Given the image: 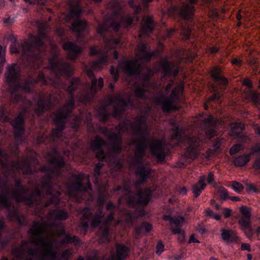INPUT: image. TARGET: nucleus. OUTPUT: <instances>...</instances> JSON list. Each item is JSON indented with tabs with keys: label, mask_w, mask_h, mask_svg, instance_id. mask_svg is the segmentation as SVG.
<instances>
[{
	"label": "nucleus",
	"mask_w": 260,
	"mask_h": 260,
	"mask_svg": "<svg viewBox=\"0 0 260 260\" xmlns=\"http://www.w3.org/2000/svg\"><path fill=\"white\" fill-rule=\"evenodd\" d=\"M7 178L0 179L1 194L10 195L18 202H24L28 206L31 205H39L42 200V194L40 190L38 189L32 190L29 196H26L29 189L22 185L20 179L15 180V189L9 190L8 187Z\"/></svg>",
	"instance_id": "f257e3e1"
},
{
	"label": "nucleus",
	"mask_w": 260,
	"mask_h": 260,
	"mask_svg": "<svg viewBox=\"0 0 260 260\" xmlns=\"http://www.w3.org/2000/svg\"><path fill=\"white\" fill-rule=\"evenodd\" d=\"M46 158L48 161L53 165V168L49 169L47 166H42L40 170L47 172V174L43 176L41 180V187L46 191L47 195H52V180L54 177H58L61 175V169L64 166V159L60 154L55 150L49 152Z\"/></svg>",
	"instance_id": "f03ea898"
},
{
	"label": "nucleus",
	"mask_w": 260,
	"mask_h": 260,
	"mask_svg": "<svg viewBox=\"0 0 260 260\" xmlns=\"http://www.w3.org/2000/svg\"><path fill=\"white\" fill-rule=\"evenodd\" d=\"M80 80L77 78H73L70 82V85L68 87V91L70 93V100L56 113L54 121L56 124V128L53 129L51 137L53 138H58L62 134V132L65 127L64 120L72 113L74 109V99L73 92L79 85Z\"/></svg>",
	"instance_id": "7ed1b4c3"
},
{
	"label": "nucleus",
	"mask_w": 260,
	"mask_h": 260,
	"mask_svg": "<svg viewBox=\"0 0 260 260\" xmlns=\"http://www.w3.org/2000/svg\"><path fill=\"white\" fill-rule=\"evenodd\" d=\"M9 155L8 153L0 148V165L4 170L12 169L13 170L23 171L24 174H30L33 172H36V169H32V167L38 164V161L35 155L32 154L22 160L12 161L10 164L8 163Z\"/></svg>",
	"instance_id": "20e7f679"
},
{
	"label": "nucleus",
	"mask_w": 260,
	"mask_h": 260,
	"mask_svg": "<svg viewBox=\"0 0 260 260\" xmlns=\"http://www.w3.org/2000/svg\"><path fill=\"white\" fill-rule=\"evenodd\" d=\"M19 68L16 63H12L7 67L5 77L7 82L9 85V91L11 93V98L13 103H18L23 100V97L19 94H14L19 90L20 83L17 82L20 76Z\"/></svg>",
	"instance_id": "39448f33"
},
{
	"label": "nucleus",
	"mask_w": 260,
	"mask_h": 260,
	"mask_svg": "<svg viewBox=\"0 0 260 260\" xmlns=\"http://www.w3.org/2000/svg\"><path fill=\"white\" fill-rule=\"evenodd\" d=\"M31 40L30 43L24 42L22 45V55L35 59H39L41 49L44 46L42 40L40 38L32 36Z\"/></svg>",
	"instance_id": "423d86ee"
},
{
	"label": "nucleus",
	"mask_w": 260,
	"mask_h": 260,
	"mask_svg": "<svg viewBox=\"0 0 260 260\" xmlns=\"http://www.w3.org/2000/svg\"><path fill=\"white\" fill-rule=\"evenodd\" d=\"M179 88V87H175L169 97H166L164 95L155 96L154 98V101L161 105L162 109L164 112H169L172 110H177L178 108L174 105V103L179 99L178 91Z\"/></svg>",
	"instance_id": "0eeeda50"
},
{
	"label": "nucleus",
	"mask_w": 260,
	"mask_h": 260,
	"mask_svg": "<svg viewBox=\"0 0 260 260\" xmlns=\"http://www.w3.org/2000/svg\"><path fill=\"white\" fill-rule=\"evenodd\" d=\"M151 198V190L149 188L139 189L136 194L129 196L127 204L129 206L136 207L137 205H146Z\"/></svg>",
	"instance_id": "6e6552de"
},
{
	"label": "nucleus",
	"mask_w": 260,
	"mask_h": 260,
	"mask_svg": "<svg viewBox=\"0 0 260 260\" xmlns=\"http://www.w3.org/2000/svg\"><path fill=\"white\" fill-rule=\"evenodd\" d=\"M50 69L54 72V74L57 78V82L59 81V77L64 74L67 76H71L74 73L73 67L69 63L64 62H58L54 59H49Z\"/></svg>",
	"instance_id": "1a4fd4ad"
},
{
	"label": "nucleus",
	"mask_w": 260,
	"mask_h": 260,
	"mask_svg": "<svg viewBox=\"0 0 260 260\" xmlns=\"http://www.w3.org/2000/svg\"><path fill=\"white\" fill-rule=\"evenodd\" d=\"M190 4L187 3H183L180 8L173 6L169 9L168 12L170 15L178 14L184 19L189 20L194 15V8L192 6L197 3L198 0H188Z\"/></svg>",
	"instance_id": "9d476101"
},
{
	"label": "nucleus",
	"mask_w": 260,
	"mask_h": 260,
	"mask_svg": "<svg viewBox=\"0 0 260 260\" xmlns=\"http://www.w3.org/2000/svg\"><path fill=\"white\" fill-rule=\"evenodd\" d=\"M112 17L116 21L112 22L110 25L115 31H117L121 26L124 27H128L134 21V18L131 16H128L124 17L122 14L121 8L119 7L118 8L116 12L112 13Z\"/></svg>",
	"instance_id": "9b49d317"
},
{
	"label": "nucleus",
	"mask_w": 260,
	"mask_h": 260,
	"mask_svg": "<svg viewBox=\"0 0 260 260\" xmlns=\"http://www.w3.org/2000/svg\"><path fill=\"white\" fill-rule=\"evenodd\" d=\"M146 141V138L141 136L135 139L132 142V144L136 146L134 156V161L136 164L142 163L147 147Z\"/></svg>",
	"instance_id": "f8f14e48"
},
{
	"label": "nucleus",
	"mask_w": 260,
	"mask_h": 260,
	"mask_svg": "<svg viewBox=\"0 0 260 260\" xmlns=\"http://www.w3.org/2000/svg\"><path fill=\"white\" fill-rule=\"evenodd\" d=\"M108 100L109 105H114L113 116L120 118L127 107L126 101L120 94L110 96Z\"/></svg>",
	"instance_id": "ddd939ff"
},
{
	"label": "nucleus",
	"mask_w": 260,
	"mask_h": 260,
	"mask_svg": "<svg viewBox=\"0 0 260 260\" xmlns=\"http://www.w3.org/2000/svg\"><path fill=\"white\" fill-rule=\"evenodd\" d=\"M118 68L128 75L139 74L141 71L140 65L138 64L137 59L126 60L120 61Z\"/></svg>",
	"instance_id": "4468645a"
},
{
	"label": "nucleus",
	"mask_w": 260,
	"mask_h": 260,
	"mask_svg": "<svg viewBox=\"0 0 260 260\" xmlns=\"http://www.w3.org/2000/svg\"><path fill=\"white\" fill-rule=\"evenodd\" d=\"M152 173V170L149 166L142 165L138 167L135 170V175L137 178V181L135 183V186L146 183L151 177Z\"/></svg>",
	"instance_id": "2eb2a0df"
},
{
	"label": "nucleus",
	"mask_w": 260,
	"mask_h": 260,
	"mask_svg": "<svg viewBox=\"0 0 260 260\" xmlns=\"http://www.w3.org/2000/svg\"><path fill=\"white\" fill-rule=\"evenodd\" d=\"M29 243V241L23 240L21 241V245L19 247L13 248L12 252L15 256L18 258L23 259L25 253L28 255L34 256L37 253L36 248L32 247H27V245Z\"/></svg>",
	"instance_id": "dca6fc26"
},
{
	"label": "nucleus",
	"mask_w": 260,
	"mask_h": 260,
	"mask_svg": "<svg viewBox=\"0 0 260 260\" xmlns=\"http://www.w3.org/2000/svg\"><path fill=\"white\" fill-rule=\"evenodd\" d=\"M218 120L211 115H208L202 120V125L205 130L207 137L213 138L216 135V125Z\"/></svg>",
	"instance_id": "f3484780"
},
{
	"label": "nucleus",
	"mask_w": 260,
	"mask_h": 260,
	"mask_svg": "<svg viewBox=\"0 0 260 260\" xmlns=\"http://www.w3.org/2000/svg\"><path fill=\"white\" fill-rule=\"evenodd\" d=\"M84 175L83 174L73 175L71 182L67 185L69 190V194L72 195L73 191L85 192L87 189L82 184Z\"/></svg>",
	"instance_id": "a211bd4d"
},
{
	"label": "nucleus",
	"mask_w": 260,
	"mask_h": 260,
	"mask_svg": "<svg viewBox=\"0 0 260 260\" xmlns=\"http://www.w3.org/2000/svg\"><path fill=\"white\" fill-rule=\"evenodd\" d=\"M160 67L164 76L176 77L179 72V67L174 61H168L164 59L161 64Z\"/></svg>",
	"instance_id": "6ab92c4d"
},
{
	"label": "nucleus",
	"mask_w": 260,
	"mask_h": 260,
	"mask_svg": "<svg viewBox=\"0 0 260 260\" xmlns=\"http://www.w3.org/2000/svg\"><path fill=\"white\" fill-rule=\"evenodd\" d=\"M200 142V140L198 137L189 138L188 147L184 153L186 158H194L199 155Z\"/></svg>",
	"instance_id": "aec40b11"
},
{
	"label": "nucleus",
	"mask_w": 260,
	"mask_h": 260,
	"mask_svg": "<svg viewBox=\"0 0 260 260\" xmlns=\"http://www.w3.org/2000/svg\"><path fill=\"white\" fill-rule=\"evenodd\" d=\"M132 134L135 136H143L146 134L147 126L145 119L141 117H137L135 121L132 124Z\"/></svg>",
	"instance_id": "412c9836"
},
{
	"label": "nucleus",
	"mask_w": 260,
	"mask_h": 260,
	"mask_svg": "<svg viewBox=\"0 0 260 260\" xmlns=\"http://www.w3.org/2000/svg\"><path fill=\"white\" fill-rule=\"evenodd\" d=\"M47 223L45 222L34 221L31 228L28 231V234L34 235L31 242L34 243V240H38L39 238H44L43 235L45 232V228Z\"/></svg>",
	"instance_id": "4be33fe9"
},
{
	"label": "nucleus",
	"mask_w": 260,
	"mask_h": 260,
	"mask_svg": "<svg viewBox=\"0 0 260 260\" xmlns=\"http://www.w3.org/2000/svg\"><path fill=\"white\" fill-rule=\"evenodd\" d=\"M109 26L106 22L100 23L96 27L97 32L103 37L106 46L108 48H114L119 43L120 40L118 39H110L108 40L104 37V32L108 30Z\"/></svg>",
	"instance_id": "5701e85b"
},
{
	"label": "nucleus",
	"mask_w": 260,
	"mask_h": 260,
	"mask_svg": "<svg viewBox=\"0 0 260 260\" xmlns=\"http://www.w3.org/2000/svg\"><path fill=\"white\" fill-rule=\"evenodd\" d=\"M15 129L14 137L16 139L20 137L24 133V120L22 114H19L14 120H11L9 121Z\"/></svg>",
	"instance_id": "b1692460"
},
{
	"label": "nucleus",
	"mask_w": 260,
	"mask_h": 260,
	"mask_svg": "<svg viewBox=\"0 0 260 260\" xmlns=\"http://www.w3.org/2000/svg\"><path fill=\"white\" fill-rule=\"evenodd\" d=\"M63 49L68 51V58L70 60L76 59L78 55L82 52L81 48L72 42H67L63 44Z\"/></svg>",
	"instance_id": "393cba45"
},
{
	"label": "nucleus",
	"mask_w": 260,
	"mask_h": 260,
	"mask_svg": "<svg viewBox=\"0 0 260 260\" xmlns=\"http://www.w3.org/2000/svg\"><path fill=\"white\" fill-rule=\"evenodd\" d=\"M150 151L152 155L161 161L165 160L166 155L162 142L158 140L154 141L150 146Z\"/></svg>",
	"instance_id": "a878e982"
},
{
	"label": "nucleus",
	"mask_w": 260,
	"mask_h": 260,
	"mask_svg": "<svg viewBox=\"0 0 260 260\" xmlns=\"http://www.w3.org/2000/svg\"><path fill=\"white\" fill-rule=\"evenodd\" d=\"M51 96L49 95L46 99L40 98L37 102V107L35 109L36 114L40 116L45 110H48L51 107Z\"/></svg>",
	"instance_id": "bb28decb"
},
{
	"label": "nucleus",
	"mask_w": 260,
	"mask_h": 260,
	"mask_svg": "<svg viewBox=\"0 0 260 260\" xmlns=\"http://www.w3.org/2000/svg\"><path fill=\"white\" fill-rule=\"evenodd\" d=\"M38 82H42L43 85L48 84V80L45 78L43 73H40L38 74L37 78L34 81H25L22 85L20 84V89H22L26 93H30L31 88L34 86V84Z\"/></svg>",
	"instance_id": "cd10ccee"
},
{
	"label": "nucleus",
	"mask_w": 260,
	"mask_h": 260,
	"mask_svg": "<svg viewBox=\"0 0 260 260\" xmlns=\"http://www.w3.org/2000/svg\"><path fill=\"white\" fill-rule=\"evenodd\" d=\"M128 248L124 244L117 243L116 244V253H111L110 258L108 260H123L127 255Z\"/></svg>",
	"instance_id": "c85d7f7f"
},
{
	"label": "nucleus",
	"mask_w": 260,
	"mask_h": 260,
	"mask_svg": "<svg viewBox=\"0 0 260 260\" xmlns=\"http://www.w3.org/2000/svg\"><path fill=\"white\" fill-rule=\"evenodd\" d=\"M154 28L153 20L152 17L149 16H144L142 19L141 25V34L139 37L141 38L143 34H151Z\"/></svg>",
	"instance_id": "c756f323"
},
{
	"label": "nucleus",
	"mask_w": 260,
	"mask_h": 260,
	"mask_svg": "<svg viewBox=\"0 0 260 260\" xmlns=\"http://www.w3.org/2000/svg\"><path fill=\"white\" fill-rule=\"evenodd\" d=\"M154 55V52H148L146 50V45L142 43L139 45L136 52V58L137 61L139 60H144L148 62L150 60L151 57Z\"/></svg>",
	"instance_id": "7c9ffc66"
},
{
	"label": "nucleus",
	"mask_w": 260,
	"mask_h": 260,
	"mask_svg": "<svg viewBox=\"0 0 260 260\" xmlns=\"http://www.w3.org/2000/svg\"><path fill=\"white\" fill-rule=\"evenodd\" d=\"M109 139L113 142L111 145V149L114 152H120L121 151L122 136L119 134L111 133L108 135Z\"/></svg>",
	"instance_id": "2f4dec72"
},
{
	"label": "nucleus",
	"mask_w": 260,
	"mask_h": 260,
	"mask_svg": "<svg viewBox=\"0 0 260 260\" xmlns=\"http://www.w3.org/2000/svg\"><path fill=\"white\" fill-rule=\"evenodd\" d=\"M48 218L55 220H65L69 218V214L64 209H55L49 211Z\"/></svg>",
	"instance_id": "473e14b6"
},
{
	"label": "nucleus",
	"mask_w": 260,
	"mask_h": 260,
	"mask_svg": "<svg viewBox=\"0 0 260 260\" xmlns=\"http://www.w3.org/2000/svg\"><path fill=\"white\" fill-rule=\"evenodd\" d=\"M221 236L222 240L226 243L237 242L239 239L235 232L231 230L222 229Z\"/></svg>",
	"instance_id": "72a5a7b5"
},
{
	"label": "nucleus",
	"mask_w": 260,
	"mask_h": 260,
	"mask_svg": "<svg viewBox=\"0 0 260 260\" xmlns=\"http://www.w3.org/2000/svg\"><path fill=\"white\" fill-rule=\"evenodd\" d=\"M205 176H201L197 183L192 186V190L195 198H198L206 186Z\"/></svg>",
	"instance_id": "f704fd0d"
},
{
	"label": "nucleus",
	"mask_w": 260,
	"mask_h": 260,
	"mask_svg": "<svg viewBox=\"0 0 260 260\" xmlns=\"http://www.w3.org/2000/svg\"><path fill=\"white\" fill-rule=\"evenodd\" d=\"M8 217L11 220H16L21 225L25 224V217L23 215L20 216L18 214L17 209L13 207L8 210Z\"/></svg>",
	"instance_id": "c9c22d12"
},
{
	"label": "nucleus",
	"mask_w": 260,
	"mask_h": 260,
	"mask_svg": "<svg viewBox=\"0 0 260 260\" xmlns=\"http://www.w3.org/2000/svg\"><path fill=\"white\" fill-rule=\"evenodd\" d=\"M184 222V218L182 216L174 217L171 223V231L173 234L181 233V227Z\"/></svg>",
	"instance_id": "e433bc0d"
},
{
	"label": "nucleus",
	"mask_w": 260,
	"mask_h": 260,
	"mask_svg": "<svg viewBox=\"0 0 260 260\" xmlns=\"http://www.w3.org/2000/svg\"><path fill=\"white\" fill-rule=\"evenodd\" d=\"M244 128V124L242 123L233 124L231 126V129L229 132V134L231 136L238 137L242 133Z\"/></svg>",
	"instance_id": "4c0bfd02"
},
{
	"label": "nucleus",
	"mask_w": 260,
	"mask_h": 260,
	"mask_svg": "<svg viewBox=\"0 0 260 260\" xmlns=\"http://www.w3.org/2000/svg\"><path fill=\"white\" fill-rule=\"evenodd\" d=\"M108 62L107 53L104 54L99 59L93 61L91 64V69L93 70H99L102 68V65Z\"/></svg>",
	"instance_id": "58836bf2"
},
{
	"label": "nucleus",
	"mask_w": 260,
	"mask_h": 260,
	"mask_svg": "<svg viewBox=\"0 0 260 260\" xmlns=\"http://www.w3.org/2000/svg\"><path fill=\"white\" fill-rule=\"evenodd\" d=\"M81 12V7L79 3H77L75 5L70 6V10L68 17L69 18H78L80 17Z\"/></svg>",
	"instance_id": "ea45409f"
},
{
	"label": "nucleus",
	"mask_w": 260,
	"mask_h": 260,
	"mask_svg": "<svg viewBox=\"0 0 260 260\" xmlns=\"http://www.w3.org/2000/svg\"><path fill=\"white\" fill-rule=\"evenodd\" d=\"M87 26L85 21L77 20L75 21L71 25V29L73 31L80 32L83 31Z\"/></svg>",
	"instance_id": "a19ab883"
},
{
	"label": "nucleus",
	"mask_w": 260,
	"mask_h": 260,
	"mask_svg": "<svg viewBox=\"0 0 260 260\" xmlns=\"http://www.w3.org/2000/svg\"><path fill=\"white\" fill-rule=\"evenodd\" d=\"M250 157V154L240 155L234 160V165L236 167H243L249 161Z\"/></svg>",
	"instance_id": "79ce46f5"
},
{
	"label": "nucleus",
	"mask_w": 260,
	"mask_h": 260,
	"mask_svg": "<svg viewBox=\"0 0 260 260\" xmlns=\"http://www.w3.org/2000/svg\"><path fill=\"white\" fill-rule=\"evenodd\" d=\"M93 70H87L86 71V74L91 80V85L90 87L91 91L93 92V94H95L97 90V80L94 77V75L93 73Z\"/></svg>",
	"instance_id": "37998d69"
},
{
	"label": "nucleus",
	"mask_w": 260,
	"mask_h": 260,
	"mask_svg": "<svg viewBox=\"0 0 260 260\" xmlns=\"http://www.w3.org/2000/svg\"><path fill=\"white\" fill-rule=\"evenodd\" d=\"M60 194V192L59 191H57L55 192V195L52 196L49 200L47 201L43 205V207L46 208L50 206L51 205H58L60 202L59 197Z\"/></svg>",
	"instance_id": "c03bdc74"
},
{
	"label": "nucleus",
	"mask_w": 260,
	"mask_h": 260,
	"mask_svg": "<svg viewBox=\"0 0 260 260\" xmlns=\"http://www.w3.org/2000/svg\"><path fill=\"white\" fill-rule=\"evenodd\" d=\"M80 242L79 239L76 236H71L69 234H66L64 238L61 240V244H68L74 243L75 244H78Z\"/></svg>",
	"instance_id": "a18cd8bd"
},
{
	"label": "nucleus",
	"mask_w": 260,
	"mask_h": 260,
	"mask_svg": "<svg viewBox=\"0 0 260 260\" xmlns=\"http://www.w3.org/2000/svg\"><path fill=\"white\" fill-rule=\"evenodd\" d=\"M152 225L148 222H143L142 224L136 229L137 234H139L143 232H149L152 229Z\"/></svg>",
	"instance_id": "49530a36"
},
{
	"label": "nucleus",
	"mask_w": 260,
	"mask_h": 260,
	"mask_svg": "<svg viewBox=\"0 0 260 260\" xmlns=\"http://www.w3.org/2000/svg\"><path fill=\"white\" fill-rule=\"evenodd\" d=\"M250 217H241L239 220V223L241 225V230H244V228H248L251 226Z\"/></svg>",
	"instance_id": "de8ad7c7"
},
{
	"label": "nucleus",
	"mask_w": 260,
	"mask_h": 260,
	"mask_svg": "<svg viewBox=\"0 0 260 260\" xmlns=\"http://www.w3.org/2000/svg\"><path fill=\"white\" fill-rule=\"evenodd\" d=\"M217 78L218 79H214L213 81L218 86H220V88H225L228 85V81L225 77L222 76Z\"/></svg>",
	"instance_id": "09e8293b"
},
{
	"label": "nucleus",
	"mask_w": 260,
	"mask_h": 260,
	"mask_svg": "<svg viewBox=\"0 0 260 260\" xmlns=\"http://www.w3.org/2000/svg\"><path fill=\"white\" fill-rule=\"evenodd\" d=\"M92 145L94 148L101 149L103 146L106 145V142L100 137H96Z\"/></svg>",
	"instance_id": "8fccbe9b"
},
{
	"label": "nucleus",
	"mask_w": 260,
	"mask_h": 260,
	"mask_svg": "<svg viewBox=\"0 0 260 260\" xmlns=\"http://www.w3.org/2000/svg\"><path fill=\"white\" fill-rule=\"evenodd\" d=\"M6 47L3 48V46L0 45V71L3 70L6 60Z\"/></svg>",
	"instance_id": "3c124183"
},
{
	"label": "nucleus",
	"mask_w": 260,
	"mask_h": 260,
	"mask_svg": "<svg viewBox=\"0 0 260 260\" xmlns=\"http://www.w3.org/2000/svg\"><path fill=\"white\" fill-rule=\"evenodd\" d=\"M109 229L107 227H105L102 231V234L99 239V242L100 243L108 242L109 241Z\"/></svg>",
	"instance_id": "603ef678"
},
{
	"label": "nucleus",
	"mask_w": 260,
	"mask_h": 260,
	"mask_svg": "<svg viewBox=\"0 0 260 260\" xmlns=\"http://www.w3.org/2000/svg\"><path fill=\"white\" fill-rule=\"evenodd\" d=\"M147 90L144 89L143 87H137L134 91V93L137 98H145V93Z\"/></svg>",
	"instance_id": "864d4df0"
},
{
	"label": "nucleus",
	"mask_w": 260,
	"mask_h": 260,
	"mask_svg": "<svg viewBox=\"0 0 260 260\" xmlns=\"http://www.w3.org/2000/svg\"><path fill=\"white\" fill-rule=\"evenodd\" d=\"M249 98L253 104L257 107H258L259 103L258 101V94L257 92H251L249 94Z\"/></svg>",
	"instance_id": "5fc2aeb1"
},
{
	"label": "nucleus",
	"mask_w": 260,
	"mask_h": 260,
	"mask_svg": "<svg viewBox=\"0 0 260 260\" xmlns=\"http://www.w3.org/2000/svg\"><path fill=\"white\" fill-rule=\"evenodd\" d=\"M0 204L3 208L10 207L11 204L7 197L4 194H0Z\"/></svg>",
	"instance_id": "6e6d98bb"
},
{
	"label": "nucleus",
	"mask_w": 260,
	"mask_h": 260,
	"mask_svg": "<svg viewBox=\"0 0 260 260\" xmlns=\"http://www.w3.org/2000/svg\"><path fill=\"white\" fill-rule=\"evenodd\" d=\"M219 197L223 199V200H225L226 199L229 198V194L228 190L225 189L223 187H220L218 189L217 191Z\"/></svg>",
	"instance_id": "4d7b16f0"
},
{
	"label": "nucleus",
	"mask_w": 260,
	"mask_h": 260,
	"mask_svg": "<svg viewBox=\"0 0 260 260\" xmlns=\"http://www.w3.org/2000/svg\"><path fill=\"white\" fill-rule=\"evenodd\" d=\"M232 188L237 192H241L244 189L243 185L240 183L234 181L232 182Z\"/></svg>",
	"instance_id": "13d9d810"
},
{
	"label": "nucleus",
	"mask_w": 260,
	"mask_h": 260,
	"mask_svg": "<svg viewBox=\"0 0 260 260\" xmlns=\"http://www.w3.org/2000/svg\"><path fill=\"white\" fill-rule=\"evenodd\" d=\"M211 75L213 80L218 79V77L222 76L221 71L220 69L215 67L211 70Z\"/></svg>",
	"instance_id": "bf43d9fd"
},
{
	"label": "nucleus",
	"mask_w": 260,
	"mask_h": 260,
	"mask_svg": "<svg viewBox=\"0 0 260 260\" xmlns=\"http://www.w3.org/2000/svg\"><path fill=\"white\" fill-rule=\"evenodd\" d=\"M108 193H100L98 198L97 202L99 205V207H103V205L106 199L108 197Z\"/></svg>",
	"instance_id": "052dcab7"
},
{
	"label": "nucleus",
	"mask_w": 260,
	"mask_h": 260,
	"mask_svg": "<svg viewBox=\"0 0 260 260\" xmlns=\"http://www.w3.org/2000/svg\"><path fill=\"white\" fill-rule=\"evenodd\" d=\"M242 149V145L240 144H235L230 149L229 153L231 155H233L238 153Z\"/></svg>",
	"instance_id": "680f3d73"
},
{
	"label": "nucleus",
	"mask_w": 260,
	"mask_h": 260,
	"mask_svg": "<svg viewBox=\"0 0 260 260\" xmlns=\"http://www.w3.org/2000/svg\"><path fill=\"white\" fill-rule=\"evenodd\" d=\"M106 108L107 106L103 105L101 106V107H100V109L102 110V112L99 114L101 116L100 120L102 121H105L107 120L108 116V114L106 112Z\"/></svg>",
	"instance_id": "e2e57ef3"
},
{
	"label": "nucleus",
	"mask_w": 260,
	"mask_h": 260,
	"mask_svg": "<svg viewBox=\"0 0 260 260\" xmlns=\"http://www.w3.org/2000/svg\"><path fill=\"white\" fill-rule=\"evenodd\" d=\"M240 211L242 213L241 216L243 217H251L249 208L246 206H242L240 208Z\"/></svg>",
	"instance_id": "0e129e2a"
},
{
	"label": "nucleus",
	"mask_w": 260,
	"mask_h": 260,
	"mask_svg": "<svg viewBox=\"0 0 260 260\" xmlns=\"http://www.w3.org/2000/svg\"><path fill=\"white\" fill-rule=\"evenodd\" d=\"M19 45L15 42L10 46V52L12 54H19L20 51L18 48Z\"/></svg>",
	"instance_id": "69168bd1"
},
{
	"label": "nucleus",
	"mask_w": 260,
	"mask_h": 260,
	"mask_svg": "<svg viewBox=\"0 0 260 260\" xmlns=\"http://www.w3.org/2000/svg\"><path fill=\"white\" fill-rule=\"evenodd\" d=\"M181 34L184 37V39L187 40L189 38V36L191 33L190 29L188 27H184L181 30Z\"/></svg>",
	"instance_id": "338daca9"
},
{
	"label": "nucleus",
	"mask_w": 260,
	"mask_h": 260,
	"mask_svg": "<svg viewBox=\"0 0 260 260\" xmlns=\"http://www.w3.org/2000/svg\"><path fill=\"white\" fill-rule=\"evenodd\" d=\"M86 260H104V258H101L99 256L98 251H95L93 255H89L86 258Z\"/></svg>",
	"instance_id": "774afa93"
}]
</instances>
